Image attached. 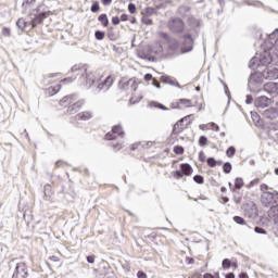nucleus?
I'll list each match as a JSON object with an SVG mask.
<instances>
[{
	"instance_id": "obj_1",
	"label": "nucleus",
	"mask_w": 278,
	"mask_h": 278,
	"mask_svg": "<svg viewBox=\"0 0 278 278\" xmlns=\"http://www.w3.org/2000/svg\"><path fill=\"white\" fill-rule=\"evenodd\" d=\"M72 73H77V75H80L79 81L81 86H85L86 88H90L96 81L94 74L88 71L87 66L74 65L72 67Z\"/></svg>"
},
{
	"instance_id": "obj_2",
	"label": "nucleus",
	"mask_w": 278,
	"mask_h": 278,
	"mask_svg": "<svg viewBox=\"0 0 278 278\" xmlns=\"http://www.w3.org/2000/svg\"><path fill=\"white\" fill-rule=\"evenodd\" d=\"M77 93L65 96L61 100V105H68L67 114H77L84 108V100L77 101Z\"/></svg>"
},
{
	"instance_id": "obj_3",
	"label": "nucleus",
	"mask_w": 278,
	"mask_h": 278,
	"mask_svg": "<svg viewBox=\"0 0 278 278\" xmlns=\"http://www.w3.org/2000/svg\"><path fill=\"white\" fill-rule=\"evenodd\" d=\"M270 62H273V58H270V54L268 52H263L261 54H256L250 60L249 68L255 71L256 68H260V66H268Z\"/></svg>"
},
{
	"instance_id": "obj_4",
	"label": "nucleus",
	"mask_w": 278,
	"mask_h": 278,
	"mask_svg": "<svg viewBox=\"0 0 278 278\" xmlns=\"http://www.w3.org/2000/svg\"><path fill=\"white\" fill-rule=\"evenodd\" d=\"M15 265L14 273L12 278H27L29 277V271L27 269V265L24 262L16 263V260L10 261V265Z\"/></svg>"
},
{
	"instance_id": "obj_5",
	"label": "nucleus",
	"mask_w": 278,
	"mask_h": 278,
	"mask_svg": "<svg viewBox=\"0 0 278 278\" xmlns=\"http://www.w3.org/2000/svg\"><path fill=\"white\" fill-rule=\"evenodd\" d=\"M159 36L163 38L167 42V48L169 51H174L175 53H181V46L179 45V41L166 33H159Z\"/></svg>"
},
{
	"instance_id": "obj_6",
	"label": "nucleus",
	"mask_w": 278,
	"mask_h": 278,
	"mask_svg": "<svg viewBox=\"0 0 278 278\" xmlns=\"http://www.w3.org/2000/svg\"><path fill=\"white\" fill-rule=\"evenodd\" d=\"M167 27L173 34H182L186 24L181 18H173L168 21Z\"/></svg>"
},
{
	"instance_id": "obj_7",
	"label": "nucleus",
	"mask_w": 278,
	"mask_h": 278,
	"mask_svg": "<svg viewBox=\"0 0 278 278\" xmlns=\"http://www.w3.org/2000/svg\"><path fill=\"white\" fill-rule=\"evenodd\" d=\"M182 45L180 46V53H190L193 49L194 40L192 39V35L187 34L184 37Z\"/></svg>"
},
{
	"instance_id": "obj_8",
	"label": "nucleus",
	"mask_w": 278,
	"mask_h": 278,
	"mask_svg": "<svg viewBox=\"0 0 278 278\" xmlns=\"http://www.w3.org/2000/svg\"><path fill=\"white\" fill-rule=\"evenodd\" d=\"M275 197H278V191L264 192L261 194V203L265 207H270L275 203Z\"/></svg>"
},
{
	"instance_id": "obj_9",
	"label": "nucleus",
	"mask_w": 278,
	"mask_h": 278,
	"mask_svg": "<svg viewBox=\"0 0 278 278\" xmlns=\"http://www.w3.org/2000/svg\"><path fill=\"white\" fill-rule=\"evenodd\" d=\"M106 140H116L117 138H125V131L121 125H116L112 128L111 132L105 135Z\"/></svg>"
},
{
	"instance_id": "obj_10",
	"label": "nucleus",
	"mask_w": 278,
	"mask_h": 278,
	"mask_svg": "<svg viewBox=\"0 0 278 278\" xmlns=\"http://www.w3.org/2000/svg\"><path fill=\"white\" fill-rule=\"evenodd\" d=\"M264 73L263 72H255L251 74L249 77V86H257L264 83Z\"/></svg>"
},
{
	"instance_id": "obj_11",
	"label": "nucleus",
	"mask_w": 278,
	"mask_h": 278,
	"mask_svg": "<svg viewBox=\"0 0 278 278\" xmlns=\"http://www.w3.org/2000/svg\"><path fill=\"white\" fill-rule=\"evenodd\" d=\"M262 116L267 118V121H275V118H278V106H271L262 111Z\"/></svg>"
},
{
	"instance_id": "obj_12",
	"label": "nucleus",
	"mask_w": 278,
	"mask_h": 278,
	"mask_svg": "<svg viewBox=\"0 0 278 278\" xmlns=\"http://www.w3.org/2000/svg\"><path fill=\"white\" fill-rule=\"evenodd\" d=\"M270 103H273V100L265 96H261L254 101V105L257 110H264V108H268Z\"/></svg>"
},
{
	"instance_id": "obj_13",
	"label": "nucleus",
	"mask_w": 278,
	"mask_h": 278,
	"mask_svg": "<svg viewBox=\"0 0 278 278\" xmlns=\"http://www.w3.org/2000/svg\"><path fill=\"white\" fill-rule=\"evenodd\" d=\"M263 76L265 79H278V70L277 67L269 66L263 71Z\"/></svg>"
},
{
	"instance_id": "obj_14",
	"label": "nucleus",
	"mask_w": 278,
	"mask_h": 278,
	"mask_svg": "<svg viewBox=\"0 0 278 278\" xmlns=\"http://www.w3.org/2000/svg\"><path fill=\"white\" fill-rule=\"evenodd\" d=\"M114 84V79L110 76L105 78L103 83H100L97 87V92H101V90L108 91L110 87Z\"/></svg>"
},
{
	"instance_id": "obj_15",
	"label": "nucleus",
	"mask_w": 278,
	"mask_h": 278,
	"mask_svg": "<svg viewBox=\"0 0 278 278\" xmlns=\"http://www.w3.org/2000/svg\"><path fill=\"white\" fill-rule=\"evenodd\" d=\"M122 88L124 90H132L134 92H136V90H138V83L136 81V79L130 78L122 85Z\"/></svg>"
},
{
	"instance_id": "obj_16",
	"label": "nucleus",
	"mask_w": 278,
	"mask_h": 278,
	"mask_svg": "<svg viewBox=\"0 0 278 278\" xmlns=\"http://www.w3.org/2000/svg\"><path fill=\"white\" fill-rule=\"evenodd\" d=\"M265 92L268 94H278V83H267L264 86Z\"/></svg>"
},
{
	"instance_id": "obj_17",
	"label": "nucleus",
	"mask_w": 278,
	"mask_h": 278,
	"mask_svg": "<svg viewBox=\"0 0 278 278\" xmlns=\"http://www.w3.org/2000/svg\"><path fill=\"white\" fill-rule=\"evenodd\" d=\"M48 17H49V13L47 12L39 13L33 18V22H31L33 27H37L42 23V21H45V18H48Z\"/></svg>"
},
{
	"instance_id": "obj_18",
	"label": "nucleus",
	"mask_w": 278,
	"mask_h": 278,
	"mask_svg": "<svg viewBox=\"0 0 278 278\" xmlns=\"http://www.w3.org/2000/svg\"><path fill=\"white\" fill-rule=\"evenodd\" d=\"M180 105H185V108H192V100L180 99L176 104H172L174 110H181Z\"/></svg>"
},
{
	"instance_id": "obj_19",
	"label": "nucleus",
	"mask_w": 278,
	"mask_h": 278,
	"mask_svg": "<svg viewBox=\"0 0 278 278\" xmlns=\"http://www.w3.org/2000/svg\"><path fill=\"white\" fill-rule=\"evenodd\" d=\"M52 197H53V189L51 185H46L43 187V200L51 201Z\"/></svg>"
},
{
	"instance_id": "obj_20",
	"label": "nucleus",
	"mask_w": 278,
	"mask_h": 278,
	"mask_svg": "<svg viewBox=\"0 0 278 278\" xmlns=\"http://www.w3.org/2000/svg\"><path fill=\"white\" fill-rule=\"evenodd\" d=\"M177 13L179 16H185L187 18H190V7L181 5L178 8Z\"/></svg>"
},
{
	"instance_id": "obj_21",
	"label": "nucleus",
	"mask_w": 278,
	"mask_h": 278,
	"mask_svg": "<svg viewBox=\"0 0 278 278\" xmlns=\"http://www.w3.org/2000/svg\"><path fill=\"white\" fill-rule=\"evenodd\" d=\"M161 81L163 84H168L169 86H177V88H179V83L175 84V79H173V77L170 76H167V75L161 76Z\"/></svg>"
},
{
	"instance_id": "obj_22",
	"label": "nucleus",
	"mask_w": 278,
	"mask_h": 278,
	"mask_svg": "<svg viewBox=\"0 0 278 278\" xmlns=\"http://www.w3.org/2000/svg\"><path fill=\"white\" fill-rule=\"evenodd\" d=\"M180 170L184 173V175H187V177H189V175H192V166L188 163L181 164Z\"/></svg>"
},
{
	"instance_id": "obj_23",
	"label": "nucleus",
	"mask_w": 278,
	"mask_h": 278,
	"mask_svg": "<svg viewBox=\"0 0 278 278\" xmlns=\"http://www.w3.org/2000/svg\"><path fill=\"white\" fill-rule=\"evenodd\" d=\"M269 218H274V220H278V205H274L268 211Z\"/></svg>"
},
{
	"instance_id": "obj_24",
	"label": "nucleus",
	"mask_w": 278,
	"mask_h": 278,
	"mask_svg": "<svg viewBox=\"0 0 278 278\" xmlns=\"http://www.w3.org/2000/svg\"><path fill=\"white\" fill-rule=\"evenodd\" d=\"M90 118H92V113L88 111L81 112L77 115L78 121H90Z\"/></svg>"
},
{
	"instance_id": "obj_25",
	"label": "nucleus",
	"mask_w": 278,
	"mask_h": 278,
	"mask_svg": "<svg viewBox=\"0 0 278 278\" xmlns=\"http://www.w3.org/2000/svg\"><path fill=\"white\" fill-rule=\"evenodd\" d=\"M181 131H184V118L180 119L179 122H177L174 125V132L175 134H181Z\"/></svg>"
},
{
	"instance_id": "obj_26",
	"label": "nucleus",
	"mask_w": 278,
	"mask_h": 278,
	"mask_svg": "<svg viewBox=\"0 0 278 278\" xmlns=\"http://www.w3.org/2000/svg\"><path fill=\"white\" fill-rule=\"evenodd\" d=\"M98 21L102 23L103 27H108V25H110V20H108V14L105 13L99 15Z\"/></svg>"
},
{
	"instance_id": "obj_27",
	"label": "nucleus",
	"mask_w": 278,
	"mask_h": 278,
	"mask_svg": "<svg viewBox=\"0 0 278 278\" xmlns=\"http://www.w3.org/2000/svg\"><path fill=\"white\" fill-rule=\"evenodd\" d=\"M143 16H153V14H155V9L148 7L144 9V11H142Z\"/></svg>"
},
{
	"instance_id": "obj_28",
	"label": "nucleus",
	"mask_w": 278,
	"mask_h": 278,
	"mask_svg": "<svg viewBox=\"0 0 278 278\" xmlns=\"http://www.w3.org/2000/svg\"><path fill=\"white\" fill-rule=\"evenodd\" d=\"M243 187H244V180L242 178H236L235 188L237 190H242Z\"/></svg>"
},
{
	"instance_id": "obj_29",
	"label": "nucleus",
	"mask_w": 278,
	"mask_h": 278,
	"mask_svg": "<svg viewBox=\"0 0 278 278\" xmlns=\"http://www.w3.org/2000/svg\"><path fill=\"white\" fill-rule=\"evenodd\" d=\"M16 26L23 31L25 27H27V22L24 18H18L16 22Z\"/></svg>"
},
{
	"instance_id": "obj_30",
	"label": "nucleus",
	"mask_w": 278,
	"mask_h": 278,
	"mask_svg": "<svg viewBox=\"0 0 278 278\" xmlns=\"http://www.w3.org/2000/svg\"><path fill=\"white\" fill-rule=\"evenodd\" d=\"M62 88V85H56L54 87L48 88L49 94H58Z\"/></svg>"
},
{
	"instance_id": "obj_31",
	"label": "nucleus",
	"mask_w": 278,
	"mask_h": 278,
	"mask_svg": "<svg viewBox=\"0 0 278 278\" xmlns=\"http://www.w3.org/2000/svg\"><path fill=\"white\" fill-rule=\"evenodd\" d=\"M231 163L230 162H226L223 166V170L226 175H229V173H231Z\"/></svg>"
},
{
	"instance_id": "obj_32",
	"label": "nucleus",
	"mask_w": 278,
	"mask_h": 278,
	"mask_svg": "<svg viewBox=\"0 0 278 278\" xmlns=\"http://www.w3.org/2000/svg\"><path fill=\"white\" fill-rule=\"evenodd\" d=\"M227 157H233L236 155V148L233 146H230L226 151Z\"/></svg>"
},
{
	"instance_id": "obj_33",
	"label": "nucleus",
	"mask_w": 278,
	"mask_h": 278,
	"mask_svg": "<svg viewBox=\"0 0 278 278\" xmlns=\"http://www.w3.org/2000/svg\"><path fill=\"white\" fill-rule=\"evenodd\" d=\"M222 267L224 268V270L231 268V261L229 258H225L222 262Z\"/></svg>"
},
{
	"instance_id": "obj_34",
	"label": "nucleus",
	"mask_w": 278,
	"mask_h": 278,
	"mask_svg": "<svg viewBox=\"0 0 278 278\" xmlns=\"http://www.w3.org/2000/svg\"><path fill=\"white\" fill-rule=\"evenodd\" d=\"M206 163L208 164V166L211 168H214V167H216V164H218V161H216V159H214V157H208L206 160Z\"/></svg>"
},
{
	"instance_id": "obj_35",
	"label": "nucleus",
	"mask_w": 278,
	"mask_h": 278,
	"mask_svg": "<svg viewBox=\"0 0 278 278\" xmlns=\"http://www.w3.org/2000/svg\"><path fill=\"white\" fill-rule=\"evenodd\" d=\"M90 10L93 14H97L100 10L99 1L93 2Z\"/></svg>"
},
{
	"instance_id": "obj_36",
	"label": "nucleus",
	"mask_w": 278,
	"mask_h": 278,
	"mask_svg": "<svg viewBox=\"0 0 278 278\" xmlns=\"http://www.w3.org/2000/svg\"><path fill=\"white\" fill-rule=\"evenodd\" d=\"M94 37L97 40H103V38H105V33L101 31V30H97L94 33Z\"/></svg>"
},
{
	"instance_id": "obj_37",
	"label": "nucleus",
	"mask_w": 278,
	"mask_h": 278,
	"mask_svg": "<svg viewBox=\"0 0 278 278\" xmlns=\"http://www.w3.org/2000/svg\"><path fill=\"white\" fill-rule=\"evenodd\" d=\"M233 220L237 223V225H247V222L241 216H235Z\"/></svg>"
},
{
	"instance_id": "obj_38",
	"label": "nucleus",
	"mask_w": 278,
	"mask_h": 278,
	"mask_svg": "<svg viewBox=\"0 0 278 278\" xmlns=\"http://www.w3.org/2000/svg\"><path fill=\"white\" fill-rule=\"evenodd\" d=\"M2 36H4L5 38H10V36H12V30L8 27H3L2 28Z\"/></svg>"
},
{
	"instance_id": "obj_39",
	"label": "nucleus",
	"mask_w": 278,
	"mask_h": 278,
	"mask_svg": "<svg viewBox=\"0 0 278 278\" xmlns=\"http://www.w3.org/2000/svg\"><path fill=\"white\" fill-rule=\"evenodd\" d=\"M142 23L144 25H153V20L149 18V16L143 15V17L141 18Z\"/></svg>"
},
{
	"instance_id": "obj_40",
	"label": "nucleus",
	"mask_w": 278,
	"mask_h": 278,
	"mask_svg": "<svg viewBox=\"0 0 278 278\" xmlns=\"http://www.w3.org/2000/svg\"><path fill=\"white\" fill-rule=\"evenodd\" d=\"M174 153H176V155H182L184 147H181V146L174 147Z\"/></svg>"
},
{
	"instance_id": "obj_41",
	"label": "nucleus",
	"mask_w": 278,
	"mask_h": 278,
	"mask_svg": "<svg viewBox=\"0 0 278 278\" xmlns=\"http://www.w3.org/2000/svg\"><path fill=\"white\" fill-rule=\"evenodd\" d=\"M205 144H207V137L201 136L200 139H199V146L200 147H205Z\"/></svg>"
},
{
	"instance_id": "obj_42",
	"label": "nucleus",
	"mask_w": 278,
	"mask_h": 278,
	"mask_svg": "<svg viewBox=\"0 0 278 278\" xmlns=\"http://www.w3.org/2000/svg\"><path fill=\"white\" fill-rule=\"evenodd\" d=\"M268 190H273V188H270L268 185H266V184H263V185H261V192H262V194H264V192H270V191H268Z\"/></svg>"
},
{
	"instance_id": "obj_43",
	"label": "nucleus",
	"mask_w": 278,
	"mask_h": 278,
	"mask_svg": "<svg viewBox=\"0 0 278 278\" xmlns=\"http://www.w3.org/2000/svg\"><path fill=\"white\" fill-rule=\"evenodd\" d=\"M193 181H195V184H203V181H204V179H203V176H201V175H195L194 177H193Z\"/></svg>"
},
{
	"instance_id": "obj_44",
	"label": "nucleus",
	"mask_w": 278,
	"mask_h": 278,
	"mask_svg": "<svg viewBox=\"0 0 278 278\" xmlns=\"http://www.w3.org/2000/svg\"><path fill=\"white\" fill-rule=\"evenodd\" d=\"M128 12H130L131 14H136V4L129 3L128 4Z\"/></svg>"
},
{
	"instance_id": "obj_45",
	"label": "nucleus",
	"mask_w": 278,
	"mask_h": 278,
	"mask_svg": "<svg viewBox=\"0 0 278 278\" xmlns=\"http://www.w3.org/2000/svg\"><path fill=\"white\" fill-rule=\"evenodd\" d=\"M255 233H262V235H266V230H264V228L256 226L254 228Z\"/></svg>"
},
{
	"instance_id": "obj_46",
	"label": "nucleus",
	"mask_w": 278,
	"mask_h": 278,
	"mask_svg": "<svg viewBox=\"0 0 278 278\" xmlns=\"http://www.w3.org/2000/svg\"><path fill=\"white\" fill-rule=\"evenodd\" d=\"M153 144H155V142L153 141H148L144 144H142L143 149H151V147H153Z\"/></svg>"
},
{
	"instance_id": "obj_47",
	"label": "nucleus",
	"mask_w": 278,
	"mask_h": 278,
	"mask_svg": "<svg viewBox=\"0 0 278 278\" xmlns=\"http://www.w3.org/2000/svg\"><path fill=\"white\" fill-rule=\"evenodd\" d=\"M113 25H121V18L118 16L112 17Z\"/></svg>"
},
{
	"instance_id": "obj_48",
	"label": "nucleus",
	"mask_w": 278,
	"mask_h": 278,
	"mask_svg": "<svg viewBox=\"0 0 278 278\" xmlns=\"http://www.w3.org/2000/svg\"><path fill=\"white\" fill-rule=\"evenodd\" d=\"M74 80H75V78H73V77H67V78H65V79L62 80V84H72V81H74Z\"/></svg>"
},
{
	"instance_id": "obj_49",
	"label": "nucleus",
	"mask_w": 278,
	"mask_h": 278,
	"mask_svg": "<svg viewBox=\"0 0 278 278\" xmlns=\"http://www.w3.org/2000/svg\"><path fill=\"white\" fill-rule=\"evenodd\" d=\"M152 85L155 87V88H162V86L160 85V81H157V79L153 78L152 80Z\"/></svg>"
},
{
	"instance_id": "obj_50",
	"label": "nucleus",
	"mask_w": 278,
	"mask_h": 278,
	"mask_svg": "<svg viewBox=\"0 0 278 278\" xmlns=\"http://www.w3.org/2000/svg\"><path fill=\"white\" fill-rule=\"evenodd\" d=\"M199 160L200 162H205V153L203 151L199 153Z\"/></svg>"
},
{
	"instance_id": "obj_51",
	"label": "nucleus",
	"mask_w": 278,
	"mask_h": 278,
	"mask_svg": "<svg viewBox=\"0 0 278 278\" xmlns=\"http://www.w3.org/2000/svg\"><path fill=\"white\" fill-rule=\"evenodd\" d=\"M153 79H154V78H153V75H151V74H146V75H144V80H146V81H151V80L153 81Z\"/></svg>"
},
{
	"instance_id": "obj_52",
	"label": "nucleus",
	"mask_w": 278,
	"mask_h": 278,
	"mask_svg": "<svg viewBox=\"0 0 278 278\" xmlns=\"http://www.w3.org/2000/svg\"><path fill=\"white\" fill-rule=\"evenodd\" d=\"M36 0H24L23 2V8H25V5H31V3H34Z\"/></svg>"
},
{
	"instance_id": "obj_53",
	"label": "nucleus",
	"mask_w": 278,
	"mask_h": 278,
	"mask_svg": "<svg viewBox=\"0 0 278 278\" xmlns=\"http://www.w3.org/2000/svg\"><path fill=\"white\" fill-rule=\"evenodd\" d=\"M184 175H186V174H184V172L181 169L180 170H176V177L178 179H181V177H184Z\"/></svg>"
},
{
	"instance_id": "obj_54",
	"label": "nucleus",
	"mask_w": 278,
	"mask_h": 278,
	"mask_svg": "<svg viewBox=\"0 0 278 278\" xmlns=\"http://www.w3.org/2000/svg\"><path fill=\"white\" fill-rule=\"evenodd\" d=\"M245 103H247L248 105H251V103H253V97H252V96H247Z\"/></svg>"
},
{
	"instance_id": "obj_55",
	"label": "nucleus",
	"mask_w": 278,
	"mask_h": 278,
	"mask_svg": "<svg viewBox=\"0 0 278 278\" xmlns=\"http://www.w3.org/2000/svg\"><path fill=\"white\" fill-rule=\"evenodd\" d=\"M137 277L138 278H147V274H144V271H138Z\"/></svg>"
},
{
	"instance_id": "obj_56",
	"label": "nucleus",
	"mask_w": 278,
	"mask_h": 278,
	"mask_svg": "<svg viewBox=\"0 0 278 278\" xmlns=\"http://www.w3.org/2000/svg\"><path fill=\"white\" fill-rule=\"evenodd\" d=\"M212 129L213 131H220V127H218V125L212 123Z\"/></svg>"
},
{
	"instance_id": "obj_57",
	"label": "nucleus",
	"mask_w": 278,
	"mask_h": 278,
	"mask_svg": "<svg viewBox=\"0 0 278 278\" xmlns=\"http://www.w3.org/2000/svg\"><path fill=\"white\" fill-rule=\"evenodd\" d=\"M87 262L89 264H94V256H87Z\"/></svg>"
},
{
	"instance_id": "obj_58",
	"label": "nucleus",
	"mask_w": 278,
	"mask_h": 278,
	"mask_svg": "<svg viewBox=\"0 0 278 278\" xmlns=\"http://www.w3.org/2000/svg\"><path fill=\"white\" fill-rule=\"evenodd\" d=\"M128 18H129V16L127 14H122L121 15V21H123V22L128 21Z\"/></svg>"
},
{
	"instance_id": "obj_59",
	"label": "nucleus",
	"mask_w": 278,
	"mask_h": 278,
	"mask_svg": "<svg viewBox=\"0 0 278 278\" xmlns=\"http://www.w3.org/2000/svg\"><path fill=\"white\" fill-rule=\"evenodd\" d=\"M122 144L121 143H113V149H115L116 151H121Z\"/></svg>"
},
{
	"instance_id": "obj_60",
	"label": "nucleus",
	"mask_w": 278,
	"mask_h": 278,
	"mask_svg": "<svg viewBox=\"0 0 278 278\" xmlns=\"http://www.w3.org/2000/svg\"><path fill=\"white\" fill-rule=\"evenodd\" d=\"M275 34H278V28H276L271 34H269L270 40H273V38H275Z\"/></svg>"
},
{
	"instance_id": "obj_61",
	"label": "nucleus",
	"mask_w": 278,
	"mask_h": 278,
	"mask_svg": "<svg viewBox=\"0 0 278 278\" xmlns=\"http://www.w3.org/2000/svg\"><path fill=\"white\" fill-rule=\"evenodd\" d=\"M186 262H187V264H194V258H192V257H187V258H186Z\"/></svg>"
},
{
	"instance_id": "obj_62",
	"label": "nucleus",
	"mask_w": 278,
	"mask_h": 278,
	"mask_svg": "<svg viewBox=\"0 0 278 278\" xmlns=\"http://www.w3.org/2000/svg\"><path fill=\"white\" fill-rule=\"evenodd\" d=\"M51 262H60V257L53 255L50 257Z\"/></svg>"
},
{
	"instance_id": "obj_63",
	"label": "nucleus",
	"mask_w": 278,
	"mask_h": 278,
	"mask_svg": "<svg viewBox=\"0 0 278 278\" xmlns=\"http://www.w3.org/2000/svg\"><path fill=\"white\" fill-rule=\"evenodd\" d=\"M226 278H236V275L233 273L226 274Z\"/></svg>"
},
{
	"instance_id": "obj_64",
	"label": "nucleus",
	"mask_w": 278,
	"mask_h": 278,
	"mask_svg": "<svg viewBox=\"0 0 278 278\" xmlns=\"http://www.w3.org/2000/svg\"><path fill=\"white\" fill-rule=\"evenodd\" d=\"M204 278H214L212 274H204Z\"/></svg>"
}]
</instances>
